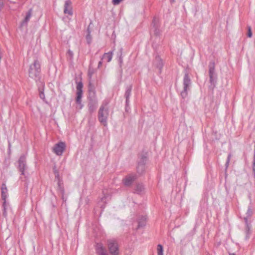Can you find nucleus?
Listing matches in <instances>:
<instances>
[{"label": "nucleus", "mask_w": 255, "mask_h": 255, "mask_svg": "<svg viewBox=\"0 0 255 255\" xmlns=\"http://www.w3.org/2000/svg\"><path fill=\"white\" fill-rule=\"evenodd\" d=\"M109 116V110L108 103L105 102L100 107L98 112V120L105 127L107 126V120Z\"/></svg>", "instance_id": "obj_1"}, {"label": "nucleus", "mask_w": 255, "mask_h": 255, "mask_svg": "<svg viewBox=\"0 0 255 255\" xmlns=\"http://www.w3.org/2000/svg\"><path fill=\"white\" fill-rule=\"evenodd\" d=\"M40 72V65L37 60H35L33 63L29 66L28 70V75L29 77L37 80L39 78V75Z\"/></svg>", "instance_id": "obj_2"}, {"label": "nucleus", "mask_w": 255, "mask_h": 255, "mask_svg": "<svg viewBox=\"0 0 255 255\" xmlns=\"http://www.w3.org/2000/svg\"><path fill=\"white\" fill-rule=\"evenodd\" d=\"M76 86V103L77 104L76 108L81 110L83 107V105L82 103V97L83 95V83L81 81L77 82Z\"/></svg>", "instance_id": "obj_3"}, {"label": "nucleus", "mask_w": 255, "mask_h": 255, "mask_svg": "<svg viewBox=\"0 0 255 255\" xmlns=\"http://www.w3.org/2000/svg\"><path fill=\"white\" fill-rule=\"evenodd\" d=\"M1 198L3 200L2 206H3V215L6 217L7 215L6 210L8 206V203H6V199L7 197V189L6 187L5 183H3L1 186Z\"/></svg>", "instance_id": "obj_4"}, {"label": "nucleus", "mask_w": 255, "mask_h": 255, "mask_svg": "<svg viewBox=\"0 0 255 255\" xmlns=\"http://www.w3.org/2000/svg\"><path fill=\"white\" fill-rule=\"evenodd\" d=\"M191 85V80L187 73L185 74L183 79V90L181 93V96L184 98L187 96V91Z\"/></svg>", "instance_id": "obj_5"}, {"label": "nucleus", "mask_w": 255, "mask_h": 255, "mask_svg": "<svg viewBox=\"0 0 255 255\" xmlns=\"http://www.w3.org/2000/svg\"><path fill=\"white\" fill-rule=\"evenodd\" d=\"M108 248L112 255H118L119 247L117 242L114 240L108 241Z\"/></svg>", "instance_id": "obj_6"}, {"label": "nucleus", "mask_w": 255, "mask_h": 255, "mask_svg": "<svg viewBox=\"0 0 255 255\" xmlns=\"http://www.w3.org/2000/svg\"><path fill=\"white\" fill-rule=\"evenodd\" d=\"M65 144L63 142H59L56 143L53 147V151L57 155L61 156L62 155L63 152L65 148Z\"/></svg>", "instance_id": "obj_7"}, {"label": "nucleus", "mask_w": 255, "mask_h": 255, "mask_svg": "<svg viewBox=\"0 0 255 255\" xmlns=\"http://www.w3.org/2000/svg\"><path fill=\"white\" fill-rule=\"evenodd\" d=\"M18 168L21 174L24 175V170L26 169V158L24 155L21 156L19 159Z\"/></svg>", "instance_id": "obj_8"}, {"label": "nucleus", "mask_w": 255, "mask_h": 255, "mask_svg": "<svg viewBox=\"0 0 255 255\" xmlns=\"http://www.w3.org/2000/svg\"><path fill=\"white\" fill-rule=\"evenodd\" d=\"M209 76L210 82L212 85L215 86L216 82L217 76L215 72V68L214 66H210L209 67Z\"/></svg>", "instance_id": "obj_9"}, {"label": "nucleus", "mask_w": 255, "mask_h": 255, "mask_svg": "<svg viewBox=\"0 0 255 255\" xmlns=\"http://www.w3.org/2000/svg\"><path fill=\"white\" fill-rule=\"evenodd\" d=\"M53 171H54V174L55 175V177L59 179V174H58V172H57L55 167H54L53 168ZM58 190L60 191V192L62 195V199L64 201H65L66 199H65V198H64V190L63 187L61 186V184L60 181H59V179H58Z\"/></svg>", "instance_id": "obj_10"}, {"label": "nucleus", "mask_w": 255, "mask_h": 255, "mask_svg": "<svg viewBox=\"0 0 255 255\" xmlns=\"http://www.w3.org/2000/svg\"><path fill=\"white\" fill-rule=\"evenodd\" d=\"M71 4L72 2L70 0H66L65 1L64 7V13L65 14H68L70 15H72L73 14L72 7Z\"/></svg>", "instance_id": "obj_11"}, {"label": "nucleus", "mask_w": 255, "mask_h": 255, "mask_svg": "<svg viewBox=\"0 0 255 255\" xmlns=\"http://www.w3.org/2000/svg\"><path fill=\"white\" fill-rule=\"evenodd\" d=\"M33 12V9L32 8H30L27 12H26L25 16L24 19L21 23V26H23L24 25H27L28 22L29 21Z\"/></svg>", "instance_id": "obj_12"}, {"label": "nucleus", "mask_w": 255, "mask_h": 255, "mask_svg": "<svg viewBox=\"0 0 255 255\" xmlns=\"http://www.w3.org/2000/svg\"><path fill=\"white\" fill-rule=\"evenodd\" d=\"M135 179V176L129 175L126 176L123 180L125 186H130Z\"/></svg>", "instance_id": "obj_13"}, {"label": "nucleus", "mask_w": 255, "mask_h": 255, "mask_svg": "<svg viewBox=\"0 0 255 255\" xmlns=\"http://www.w3.org/2000/svg\"><path fill=\"white\" fill-rule=\"evenodd\" d=\"M96 251L98 255H108L106 250L104 248L102 244H97Z\"/></svg>", "instance_id": "obj_14"}, {"label": "nucleus", "mask_w": 255, "mask_h": 255, "mask_svg": "<svg viewBox=\"0 0 255 255\" xmlns=\"http://www.w3.org/2000/svg\"><path fill=\"white\" fill-rule=\"evenodd\" d=\"M97 106V102L95 100L90 101L88 104L89 111L90 113L94 112Z\"/></svg>", "instance_id": "obj_15"}, {"label": "nucleus", "mask_w": 255, "mask_h": 255, "mask_svg": "<svg viewBox=\"0 0 255 255\" xmlns=\"http://www.w3.org/2000/svg\"><path fill=\"white\" fill-rule=\"evenodd\" d=\"M146 160V158H143L142 162H140L138 163V166H137V171L138 172L140 173H142L143 171L144 170V161Z\"/></svg>", "instance_id": "obj_16"}, {"label": "nucleus", "mask_w": 255, "mask_h": 255, "mask_svg": "<svg viewBox=\"0 0 255 255\" xmlns=\"http://www.w3.org/2000/svg\"><path fill=\"white\" fill-rule=\"evenodd\" d=\"M155 64L156 67L158 68L160 70H161L163 65V63L162 60L159 56L156 57Z\"/></svg>", "instance_id": "obj_17"}, {"label": "nucleus", "mask_w": 255, "mask_h": 255, "mask_svg": "<svg viewBox=\"0 0 255 255\" xmlns=\"http://www.w3.org/2000/svg\"><path fill=\"white\" fill-rule=\"evenodd\" d=\"M131 87L130 86H129L127 88V89L126 91V93H125V97L126 99V104L127 105L128 104V103H129V97L131 94Z\"/></svg>", "instance_id": "obj_18"}, {"label": "nucleus", "mask_w": 255, "mask_h": 255, "mask_svg": "<svg viewBox=\"0 0 255 255\" xmlns=\"http://www.w3.org/2000/svg\"><path fill=\"white\" fill-rule=\"evenodd\" d=\"M112 57L113 53L112 52H110L108 53H105L102 57V59H105L107 60L108 62H109L112 60Z\"/></svg>", "instance_id": "obj_19"}, {"label": "nucleus", "mask_w": 255, "mask_h": 255, "mask_svg": "<svg viewBox=\"0 0 255 255\" xmlns=\"http://www.w3.org/2000/svg\"><path fill=\"white\" fill-rule=\"evenodd\" d=\"M146 218L145 217H142L138 221V228L143 227L145 225Z\"/></svg>", "instance_id": "obj_20"}, {"label": "nucleus", "mask_w": 255, "mask_h": 255, "mask_svg": "<svg viewBox=\"0 0 255 255\" xmlns=\"http://www.w3.org/2000/svg\"><path fill=\"white\" fill-rule=\"evenodd\" d=\"M144 189V186L141 184H138L136 185L135 191L137 193H141Z\"/></svg>", "instance_id": "obj_21"}, {"label": "nucleus", "mask_w": 255, "mask_h": 255, "mask_svg": "<svg viewBox=\"0 0 255 255\" xmlns=\"http://www.w3.org/2000/svg\"><path fill=\"white\" fill-rule=\"evenodd\" d=\"M157 252L158 255H163V248L161 245L159 244L157 245Z\"/></svg>", "instance_id": "obj_22"}, {"label": "nucleus", "mask_w": 255, "mask_h": 255, "mask_svg": "<svg viewBox=\"0 0 255 255\" xmlns=\"http://www.w3.org/2000/svg\"><path fill=\"white\" fill-rule=\"evenodd\" d=\"M248 36L249 37H251L252 36V32L251 30V26H248Z\"/></svg>", "instance_id": "obj_23"}, {"label": "nucleus", "mask_w": 255, "mask_h": 255, "mask_svg": "<svg viewBox=\"0 0 255 255\" xmlns=\"http://www.w3.org/2000/svg\"><path fill=\"white\" fill-rule=\"evenodd\" d=\"M67 54L70 57L71 59H72L73 58V53L71 50H68V51L67 52Z\"/></svg>", "instance_id": "obj_24"}, {"label": "nucleus", "mask_w": 255, "mask_h": 255, "mask_svg": "<svg viewBox=\"0 0 255 255\" xmlns=\"http://www.w3.org/2000/svg\"><path fill=\"white\" fill-rule=\"evenodd\" d=\"M87 40L88 42V43H90L91 42V35H90V34H88L87 35Z\"/></svg>", "instance_id": "obj_25"}, {"label": "nucleus", "mask_w": 255, "mask_h": 255, "mask_svg": "<svg viewBox=\"0 0 255 255\" xmlns=\"http://www.w3.org/2000/svg\"><path fill=\"white\" fill-rule=\"evenodd\" d=\"M248 217H250L252 215V211L251 209H249L247 211Z\"/></svg>", "instance_id": "obj_26"}, {"label": "nucleus", "mask_w": 255, "mask_h": 255, "mask_svg": "<svg viewBox=\"0 0 255 255\" xmlns=\"http://www.w3.org/2000/svg\"><path fill=\"white\" fill-rule=\"evenodd\" d=\"M3 6V0H0V9H1Z\"/></svg>", "instance_id": "obj_27"}, {"label": "nucleus", "mask_w": 255, "mask_h": 255, "mask_svg": "<svg viewBox=\"0 0 255 255\" xmlns=\"http://www.w3.org/2000/svg\"><path fill=\"white\" fill-rule=\"evenodd\" d=\"M245 220L246 223H247V217L245 218ZM247 227L248 228V233H249L250 227H249V225L248 224H247Z\"/></svg>", "instance_id": "obj_28"}, {"label": "nucleus", "mask_w": 255, "mask_h": 255, "mask_svg": "<svg viewBox=\"0 0 255 255\" xmlns=\"http://www.w3.org/2000/svg\"><path fill=\"white\" fill-rule=\"evenodd\" d=\"M39 96L41 99H44V94L43 92H40L39 94Z\"/></svg>", "instance_id": "obj_29"}, {"label": "nucleus", "mask_w": 255, "mask_h": 255, "mask_svg": "<svg viewBox=\"0 0 255 255\" xmlns=\"http://www.w3.org/2000/svg\"><path fill=\"white\" fill-rule=\"evenodd\" d=\"M231 154H229V155H228V160H227V163H226V164H227V165H228V164H229V163L230 159V158H231Z\"/></svg>", "instance_id": "obj_30"}, {"label": "nucleus", "mask_w": 255, "mask_h": 255, "mask_svg": "<svg viewBox=\"0 0 255 255\" xmlns=\"http://www.w3.org/2000/svg\"><path fill=\"white\" fill-rule=\"evenodd\" d=\"M253 169L254 172H255V162H253Z\"/></svg>", "instance_id": "obj_31"}, {"label": "nucleus", "mask_w": 255, "mask_h": 255, "mask_svg": "<svg viewBox=\"0 0 255 255\" xmlns=\"http://www.w3.org/2000/svg\"><path fill=\"white\" fill-rule=\"evenodd\" d=\"M102 65V62L100 61L98 63V68H100Z\"/></svg>", "instance_id": "obj_32"}, {"label": "nucleus", "mask_w": 255, "mask_h": 255, "mask_svg": "<svg viewBox=\"0 0 255 255\" xmlns=\"http://www.w3.org/2000/svg\"><path fill=\"white\" fill-rule=\"evenodd\" d=\"M121 55H122V53H121ZM120 62L121 63L122 62V59L121 56H120Z\"/></svg>", "instance_id": "obj_33"}, {"label": "nucleus", "mask_w": 255, "mask_h": 255, "mask_svg": "<svg viewBox=\"0 0 255 255\" xmlns=\"http://www.w3.org/2000/svg\"><path fill=\"white\" fill-rule=\"evenodd\" d=\"M254 162H255V152L254 155Z\"/></svg>", "instance_id": "obj_34"}, {"label": "nucleus", "mask_w": 255, "mask_h": 255, "mask_svg": "<svg viewBox=\"0 0 255 255\" xmlns=\"http://www.w3.org/2000/svg\"><path fill=\"white\" fill-rule=\"evenodd\" d=\"M170 1H171V2H174L175 0H170Z\"/></svg>", "instance_id": "obj_35"}, {"label": "nucleus", "mask_w": 255, "mask_h": 255, "mask_svg": "<svg viewBox=\"0 0 255 255\" xmlns=\"http://www.w3.org/2000/svg\"><path fill=\"white\" fill-rule=\"evenodd\" d=\"M229 255H235V254H230Z\"/></svg>", "instance_id": "obj_36"}]
</instances>
